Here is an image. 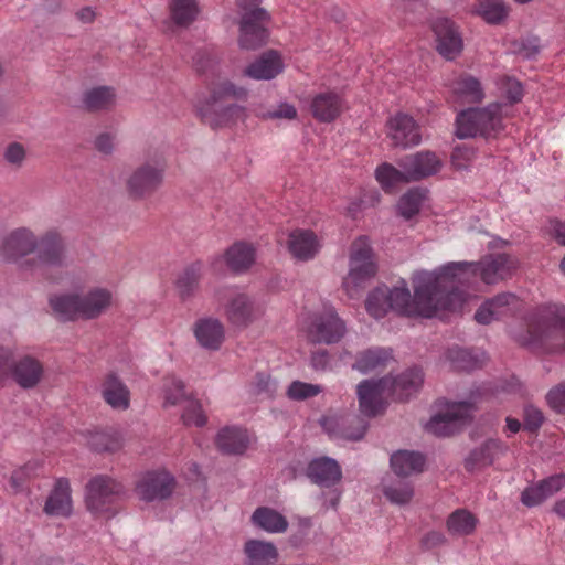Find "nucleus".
Segmentation results:
<instances>
[{
    "label": "nucleus",
    "mask_w": 565,
    "mask_h": 565,
    "mask_svg": "<svg viewBox=\"0 0 565 565\" xmlns=\"http://www.w3.org/2000/svg\"><path fill=\"white\" fill-rule=\"evenodd\" d=\"M518 259L504 253L490 254L479 262H449L433 271L419 270L413 275L414 296L405 280L392 288L382 285L367 296L365 307L375 319L390 310L403 316L431 318L439 311H456L466 302L460 287L470 278H480L486 285L507 279L516 269Z\"/></svg>",
    "instance_id": "f257e3e1"
},
{
    "label": "nucleus",
    "mask_w": 565,
    "mask_h": 565,
    "mask_svg": "<svg viewBox=\"0 0 565 565\" xmlns=\"http://www.w3.org/2000/svg\"><path fill=\"white\" fill-rule=\"evenodd\" d=\"M516 387L518 383L514 380L495 387H492L490 384L476 386L470 391L468 399L447 403L445 411L435 414L425 428L435 436H450L470 420L478 398L490 394L497 396L501 392L512 393Z\"/></svg>",
    "instance_id": "f03ea898"
},
{
    "label": "nucleus",
    "mask_w": 565,
    "mask_h": 565,
    "mask_svg": "<svg viewBox=\"0 0 565 565\" xmlns=\"http://www.w3.org/2000/svg\"><path fill=\"white\" fill-rule=\"evenodd\" d=\"M532 351L565 352V306L545 302L532 310Z\"/></svg>",
    "instance_id": "7ed1b4c3"
},
{
    "label": "nucleus",
    "mask_w": 565,
    "mask_h": 565,
    "mask_svg": "<svg viewBox=\"0 0 565 565\" xmlns=\"http://www.w3.org/2000/svg\"><path fill=\"white\" fill-rule=\"evenodd\" d=\"M247 97V89L228 79L213 84L210 96L199 102L196 110L202 120L213 128L222 127L237 119L243 114V107L237 104L223 105L225 99L243 100Z\"/></svg>",
    "instance_id": "20e7f679"
},
{
    "label": "nucleus",
    "mask_w": 565,
    "mask_h": 565,
    "mask_svg": "<svg viewBox=\"0 0 565 565\" xmlns=\"http://www.w3.org/2000/svg\"><path fill=\"white\" fill-rule=\"evenodd\" d=\"M15 349L11 334L0 335V386L13 379L23 388L34 387L42 379L43 366L30 355L13 362Z\"/></svg>",
    "instance_id": "39448f33"
},
{
    "label": "nucleus",
    "mask_w": 565,
    "mask_h": 565,
    "mask_svg": "<svg viewBox=\"0 0 565 565\" xmlns=\"http://www.w3.org/2000/svg\"><path fill=\"white\" fill-rule=\"evenodd\" d=\"M502 129V105L493 103L484 108H469L458 114L456 135L460 139L481 136L489 138Z\"/></svg>",
    "instance_id": "423d86ee"
},
{
    "label": "nucleus",
    "mask_w": 565,
    "mask_h": 565,
    "mask_svg": "<svg viewBox=\"0 0 565 565\" xmlns=\"http://www.w3.org/2000/svg\"><path fill=\"white\" fill-rule=\"evenodd\" d=\"M125 487L116 479L97 475L86 484L85 503L94 515L113 516L117 502L125 495Z\"/></svg>",
    "instance_id": "0eeeda50"
},
{
    "label": "nucleus",
    "mask_w": 565,
    "mask_h": 565,
    "mask_svg": "<svg viewBox=\"0 0 565 565\" xmlns=\"http://www.w3.org/2000/svg\"><path fill=\"white\" fill-rule=\"evenodd\" d=\"M305 330L309 342L330 345L343 339L347 324L333 306L323 303L308 315Z\"/></svg>",
    "instance_id": "6e6552de"
},
{
    "label": "nucleus",
    "mask_w": 565,
    "mask_h": 565,
    "mask_svg": "<svg viewBox=\"0 0 565 565\" xmlns=\"http://www.w3.org/2000/svg\"><path fill=\"white\" fill-rule=\"evenodd\" d=\"M376 270L377 265L369 237H358L351 245L349 273L343 280V287L353 297V292L375 276Z\"/></svg>",
    "instance_id": "1a4fd4ad"
},
{
    "label": "nucleus",
    "mask_w": 565,
    "mask_h": 565,
    "mask_svg": "<svg viewBox=\"0 0 565 565\" xmlns=\"http://www.w3.org/2000/svg\"><path fill=\"white\" fill-rule=\"evenodd\" d=\"M167 162L161 152L149 154L130 174L127 190L134 198H145L156 192L163 182Z\"/></svg>",
    "instance_id": "9d476101"
},
{
    "label": "nucleus",
    "mask_w": 565,
    "mask_h": 565,
    "mask_svg": "<svg viewBox=\"0 0 565 565\" xmlns=\"http://www.w3.org/2000/svg\"><path fill=\"white\" fill-rule=\"evenodd\" d=\"M526 303L512 292H502L486 300L476 311L475 319L478 323L490 322L507 316L518 317L523 320L526 331L530 321L526 317Z\"/></svg>",
    "instance_id": "9b49d317"
},
{
    "label": "nucleus",
    "mask_w": 565,
    "mask_h": 565,
    "mask_svg": "<svg viewBox=\"0 0 565 565\" xmlns=\"http://www.w3.org/2000/svg\"><path fill=\"white\" fill-rule=\"evenodd\" d=\"M67 260L63 237L56 231H49L38 238L35 258L24 264L30 267V271L43 274L44 267H63L67 265Z\"/></svg>",
    "instance_id": "f8f14e48"
},
{
    "label": "nucleus",
    "mask_w": 565,
    "mask_h": 565,
    "mask_svg": "<svg viewBox=\"0 0 565 565\" xmlns=\"http://www.w3.org/2000/svg\"><path fill=\"white\" fill-rule=\"evenodd\" d=\"M269 19V13L259 7L250 8L242 13L238 44L243 50H257L266 44L269 35L267 29Z\"/></svg>",
    "instance_id": "ddd939ff"
},
{
    "label": "nucleus",
    "mask_w": 565,
    "mask_h": 565,
    "mask_svg": "<svg viewBox=\"0 0 565 565\" xmlns=\"http://www.w3.org/2000/svg\"><path fill=\"white\" fill-rule=\"evenodd\" d=\"M218 300L226 298L224 311L227 320L237 327H245L262 315L260 307L236 287H226Z\"/></svg>",
    "instance_id": "4468645a"
},
{
    "label": "nucleus",
    "mask_w": 565,
    "mask_h": 565,
    "mask_svg": "<svg viewBox=\"0 0 565 565\" xmlns=\"http://www.w3.org/2000/svg\"><path fill=\"white\" fill-rule=\"evenodd\" d=\"M38 237L25 227H20L11 232L3 241L1 246V256L4 260L17 263L21 268L30 270L24 263L25 257L35 252Z\"/></svg>",
    "instance_id": "2eb2a0df"
},
{
    "label": "nucleus",
    "mask_w": 565,
    "mask_h": 565,
    "mask_svg": "<svg viewBox=\"0 0 565 565\" xmlns=\"http://www.w3.org/2000/svg\"><path fill=\"white\" fill-rule=\"evenodd\" d=\"M174 478L166 470L149 471L137 483L136 491L146 502L168 499L174 489Z\"/></svg>",
    "instance_id": "dca6fc26"
},
{
    "label": "nucleus",
    "mask_w": 565,
    "mask_h": 565,
    "mask_svg": "<svg viewBox=\"0 0 565 565\" xmlns=\"http://www.w3.org/2000/svg\"><path fill=\"white\" fill-rule=\"evenodd\" d=\"M356 394L361 413L367 417L376 416L384 409V396L391 395L388 380H364L358 385Z\"/></svg>",
    "instance_id": "f3484780"
},
{
    "label": "nucleus",
    "mask_w": 565,
    "mask_h": 565,
    "mask_svg": "<svg viewBox=\"0 0 565 565\" xmlns=\"http://www.w3.org/2000/svg\"><path fill=\"white\" fill-rule=\"evenodd\" d=\"M387 136L394 147L403 149L418 146L422 141L419 126L413 117L399 113L387 121Z\"/></svg>",
    "instance_id": "a211bd4d"
},
{
    "label": "nucleus",
    "mask_w": 565,
    "mask_h": 565,
    "mask_svg": "<svg viewBox=\"0 0 565 565\" xmlns=\"http://www.w3.org/2000/svg\"><path fill=\"white\" fill-rule=\"evenodd\" d=\"M398 166L405 169L408 181L413 182L436 174L441 168V160L431 151H419L399 159Z\"/></svg>",
    "instance_id": "6ab92c4d"
},
{
    "label": "nucleus",
    "mask_w": 565,
    "mask_h": 565,
    "mask_svg": "<svg viewBox=\"0 0 565 565\" xmlns=\"http://www.w3.org/2000/svg\"><path fill=\"white\" fill-rule=\"evenodd\" d=\"M433 31L436 35L437 51L447 60L456 58L462 51V38L447 18H438L433 22Z\"/></svg>",
    "instance_id": "aec40b11"
},
{
    "label": "nucleus",
    "mask_w": 565,
    "mask_h": 565,
    "mask_svg": "<svg viewBox=\"0 0 565 565\" xmlns=\"http://www.w3.org/2000/svg\"><path fill=\"white\" fill-rule=\"evenodd\" d=\"M321 426L331 438L351 441L361 440L367 428V425L359 418H352L349 424V419L337 416L323 417Z\"/></svg>",
    "instance_id": "412c9836"
},
{
    "label": "nucleus",
    "mask_w": 565,
    "mask_h": 565,
    "mask_svg": "<svg viewBox=\"0 0 565 565\" xmlns=\"http://www.w3.org/2000/svg\"><path fill=\"white\" fill-rule=\"evenodd\" d=\"M192 329L199 345L205 350H218L225 339V328L221 320L214 317L199 318Z\"/></svg>",
    "instance_id": "4be33fe9"
},
{
    "label": "nucleus",
    "mask_w": 565,
    "mask_h": 565,
    "mask_svg": "<svg viewBox=\"0 0 565 565\" xmlns=\"http://www.w3.org/2000/svg\"><path fill=\"white\" fill-rule=\"evenodd\" d=\"M43 511L50 516L67 518L73 512V502L71 498L70 482L65 478H60L55 481L51 490Z\"/></svg>",
    "instance_id": "5701e85b"
},
{
    "label": "nucleus",
    "mask_w": 565,
    "mask_h": 565,
    "mask_svg": "<svg viewBox=\"0 0 565 565\" xmlns=\"http://www.w3.org/2000/svg\"><path fill=\"white\" fill-rule=\"evenodd\" d=\"M307 475L313 483L326 488L335 484L342 477L339 463L329 457L311 460L307 468Z\"/></svg>",
    "instance_id": "b1692460"
},
{
    "label": "nucleus",
    "mask_w": 565,
    "mask_h": 565,
    "mask_svg": "<svg viewBox=\"0 0 565 565\" xmlns=\"http://www.w3.org/2000/svg\"><path fill=\"white\" fill-rule=\"evenodd\" d=\"M113 294L107 288L95 287L79 295L82 319L90 320L99 317L111 305Z\"/></svg>",
    "instance_id": "393cba45"
},
{
    "label": "nucleus",
    "mask_w": 565,
    "mask_h": 565,
    "mask_svg": "<svg viewBox=\"0 0 565 565\" xmlns=\"http://www.w3.org/2000/svg\"><path fill=\"white\" fill-rule=\"evenodd\" d=\"M390 394L397 399H406L416 393L423 384L424 374L419 367H411L395 377H388Z\"/></svg>",
    "instance_id": "a878e982"
},
{
    "label": "nucleus",
    "mask_w": 565,
    "mask_h": 565,
    "mask_svg": "<svg viewBox=\"0 0 565 565\" xmlns=\"http://www.w3.org/2000/svg\"><path fill=\"white\" fill-rule=\"evenodd\" d=\"M288 249L298 260L313 258L320 249V242L317 235L309 230H295L288 237Z\"/></svg>",
    "instance_id": "bb28decb"
},
{
    "label": "nucleus",
    "mask_w": 565,
    "mask_h": 565,
    "mask_svg": "<svg viewBox=\"0 0 565 565\" xmlns=\"http://www.w3.org/2000/svg\"><path fill=\"white\" fill-rule=\"evenodd\" d=\"M507 450V447L499 439H488L479 447L475 448L466 458L467 470L475 471L490 466L500 458Z\"/></svg>",
    "instance_id": "cd10ccee"
},
{
    "label": "nucleus",
    "mask_w": 565,
    "mask_h": 565,
    "mask_svg": "<svg viewBox=\"0 0 565 565\" xmlns=\"http://www.w3.org/2000/svg\"><path fill=\"white\" fill-rule=\"evenodd\" d=\"M100 392L105 402L114 409L125 411L130 405V392L115 373L106 375Z\"/></svg>",
    "instance_id": "c85d7f7f"
},
{
    "label": "nucleus",
    "mask_w": 565,
    "mask_h": 565,
    "mask_svg": "<svg viewBox=\"0 0 565 565\" xmlns=\"http://www.w3.org/2000/svg\"><path fill=\"white\" fill-rule=\"evenodd\" d=\"M282 68L280 56L274 51H268L250 63L244 70V75L257 81H268L281 73Z\"/></svg>",
    "instance_id": "c756f323"
},
{
    "label": "nucleus",
    "mask_w": 565,
    "mask_h": 565,
    "mask_svg": "<svg viewBox=\"0 0 565 565\" xmlns=\"http://www.w3.org/2000/svg\"><path fill=\"white\" fill-rule=\"evenodd\" d=\"M215 443L224 454L241 455L248 448L249 436L247 430L241 427H224L217 433Z\"/></svg>",
    "instance_id": "7c9ffc66"
},
{
    "label": "nucleus",
    "mask_w": 565,
    "mask_h": 565,
    "mask_svg": "<svg viewBox=\"0 0 565 565\" xmlns=\"http://www.w3.org/2000/svg\"><path fill=\"white\" fill-rule=\"evenodd\" d=\"M246 565H274L279 553L271 542L262 540H249L244 545Z\"/></svg>",
    "instance_id": "2f4dec72"
},
{
    "label": "nucleus",
    "mask_w": 565,
    "mask_h": 565,
    "mask_svg": "<svg viewBox=\"0 0 565 565\" xmlns=\"http://www.w3.org/2000/svg\"><path fill=\"white\" fill-rule=\"evenodd\" d=\"M49 303L54 316L61 321H75L82 319L78 294H54L50 297Z\"/></svg>",
    "instance_id": "473e14b6"
},
{
    "label": "nucleus",
    "mask_w": 565,
    "mask_h": 565,
    "mask_svg": "<svg viewBox=\"0 0 565 565\" xmlns=\"http://www.w3.org/2000/svg\"><path fill=\"white\" fill-rule=\"evenodd\" d=\"M256 250L253 245L236 242L224 254L225 264L235 274L248 270L255 263Z\"/></svg>",
    "instance_id": "72a5a7b5"
},
{
    "label": "nucleus",
    "mask_w": 565,
    "mask_h": 565,
    "mask_svg": "<svg viewBox=\"0 0 565 565\" xmlns=\"http://www.w3.org/2000/svg\"><path fill=\"white\" fill-rule=\"evenodd\" d=\"M310 108L316 119L322 122H330L340 115L342 100L335 93H320L313 97Z\"/></svg>",
    "instance_id": "f704fd0d"
},
{
    "label": "nucleus",
    "mask_w": 565,
    "mask_h": 565,
    "mask_svg": "<svg viewBox=\"0 0 565 565\" xmlns=\"http://www.w3.org/2000/svg\"><path fill=\"white\" fill-rule=\"evenodd\" d=\"M391 467L401 477L422 472L425 466V457L413 450H397L391 456Z\"/></svg>",
    "instance_id": "c9c22d12"
},
{
    "label": "nucleus",
    "mask_w": 565,
    "mask_h": 565,
    "mask_svg": "<svg viewBox=\"0 0 565 565\" xmlns=\"http://www.w3.org/2000/svg\"><path fill=\"white\" fill-rule=\"evenodd\" d=\"M252 522L255 526L267 533H284L288 529L287 519L275 509L259 507L252 514Z\"/></svg>",
    "instance_id": "e433bc0d"
},
{
    "label": "nucleus",
    "mask_w": 565,
    "mask_h": 565,
    "mask_svg": "<svg viewBox=\"0 0 565 565\" xmlns=\"http://www.w3.org/2000/svg\"><path fill=\"white\" fill-rule=\"evenodd\" d=\"M391 359V349L380 347L370 348L359 352L353 369L362 374H366L385 366Z\"/></svg>",
    "instance_id": "4c0bfd02"
},
{
    "label": "nucleus",
    "mask_w": 565,
    "mask_h": 565,
    "mask_svg": "<svg viewBox=\"0 0 565 565\" xmlns=\"http://www.w3.org/2000/svg\"><path fill=\"white\" fill-rule=\"evenodd\" d=\"M451 90L463 102L477 103L484 97L480 81L468 74L456 78L451 84Z\"/></svg>",
    "instance_id": "58836bf2"
},
{
    "label": "nucleus",
    "mask_w": 565,
    "mask_h": 565,
    "mask_svg": "<svg viewBox=\"0 0 565 565\" xmlns=\"http://www.w3.org/2000/svg\"><path fill=\"white\" fill-rule=\"evenodd\" d=\"M446 359L455 369L471 371L481 365L484 360V354L482 352L475 353L468 349L452 347L447 350Z\"/></svg>",
    "instance_id": "ea45409f"
},
{
    "label": "nucleus",
    "mask_w": 565,
    "mask_h": 565,
    "mask_svg": "<svg viewBox=\"0 0 565 565\" xmlns=\"http://www.w3.org/2000/svg\"><path fill=\"white\" fill-rule=\"evenodd\" d=\"M477 518L466 509L454 511L447 519V530L450 534L457 536L470 535L476 526Z\"/></svg>",
    "instance_id": "a19ab883"
},
{
    "label": "nucleus",
    "mask_w": 565,
    "mask_h": 565,
    "mask_svg": "<svg viewBox=\"0 0 565 565\" xmlns=\"http://www.w3.org/2000/svg\"><path fill=\"white\" fill-rule=\"evenodd\" d=\"M203 274V264L195 262L184 268L177 280V289L181 298L191 297L199 287Z\"/></svg>",
    "instance_id": "79ce46f5"
},
{
    "label": "nucleus",
    "mask_w": 565,
    "mask_h": 565,
    "mask_svg": "<svg viewBox=\"0 0 565 565\" xmlns=\"http://www.w3.org/2000/svg\"><path fill=\"white\" fill-rule=\"evenodd\" d=\"M473 12L489 24H499L508 17V7L502 0H479Z\"/></svg>",
    "instance_id": "37998d69"
},
{
    "label": "nucleus",
    "mask_w": 565,
    "mask_h": 565,
    "mask_svg": "<svg viewBox=\"0 0 565 565\" xmlns=\"http://www.w3.org/2000/svg\"><path fill=\"white\" fill-rule=\"evenodd\" d=\"M87 444L94 451L111 452L121 447V438L115 430H94L89 433Z\"/></svg>",
    "instance_id": "c03bdc74"
},
{
    "label": "nucleus",
    "mask_w": 565,
    "mask_h": 565,
    "mask_svg": "<svg viewBox=\"0 0 565 565\" xmlns=\"http://www.w3.org/2000/svg\"><path fill=\"white\" fill-rule=\"evenodd\" d=\"M375 179L386 192L392 191L395 186L402 183L409 182L405 174V169H397L387 162H384L376 168Z\"/></svg>",
    "instance_id": "a18cd8bd"
},
{
    "label": "nucleus",
    "mask_w": 565,
    "mask_h": 565,
    "mask_svg": "<svg viewBox=\"0 0 565 565\" xmlns=\"http://www.w3.org/2000/svg\"><path fill=\"white\" fill-rule=\"evenodd\" d=\"M115 90L108 86H98L84 94L83 103L89 110L109 108L115 104Z\"/></svg>",
    "instance_id": "49530a36"
},
{
    "label": "nucleus",
    "mask_w": 565,
    "mask_h": 565,
    "mask_svg": "<svg viewBox=\"0 0 565 565\" xmlns=\"http://www.w3.org/2000/svg\"><path fill=\"white\" fill-rule=\"evenodd\" d=\"M564 486L565 473L553 475L541 480L536 486H532V505L541 503Z\"/></svg>",
    "instance_id": "de8ad7c7"
},
{
    "label": "nucleus",
    "mask_w": 565,
    "mask_h": 565,
    "mask_svg": "<svg viewBox=\"0 0 565 565\" xmlns=\"http://www.w3.org/2000/svg\"><path fill=\"white\" fill-rule=\"evenodd\" d=\"M426 192L423 189L414 188L403 194L398 201L397 210L402 217L411 220L415 216L423 205Z\"/></svg>",
    "instance_id": "09e8293b"
},
{
    "label": "nucleus",
    "mask_w": 565,
    "mask_h": 565,
    "mask_svg": "<svg viewBox=\"0 0 565 565\" xmlns=\"http://www.w3.org/2000/svg\"><path fill=\"white\" fill-rule=\"evenodd\" d=\"M383 493L390 502L404 505L412 500L414 489L411 482L396 479L383 484Z\"/></svg>",
    "instance_id": "8fccbe9b"
},
{
    "label": "nucleus",
    "mask_w": 565,
    "mask_h": 565,
    "mask_svg": "<svg viewBox=\"0 0 565 565\" xmlns=\"http://www.w3.org/2000/svg\"><path fill=\"white\" fill-rule=\"evenodd\" d=\"M170 9L172 20L180 26L190 25L199 14L196 0H173Z\"/></svg>",
    "instance_id": "3c124183"
},
{
    "label": "nucleus",
    "mask_w": 565,
    "mask_h": 565,
    "mask_svg": "<svg viewBox=\"0 0 565 565\" xmlns=\"http://www.w3.org/2000/svg\"><path fill=\"white\" fill-rule=\"evenodd\" d=\"M163 397L164 405H178L182 401L189 399L186 397V393L184 391V384L181 380L177 379L174 375H170L164 377L163 380Z\"/></svg>",
    "instance_id": "603ef678"
},
{
    "label": "nucleus",
    "mask_w": 565,
    "mask_h": 565,
    "mask_svg": "<svg viewBox=\"0 0 565 565\" xmlns=\"http://www.w3.org/2000/svg\"><path fill=\"white\" fill-rule=\"evenodd\" d=\"M321 392V385L294 381L287 388V396L292 401H305L319 395Z\"/></svg>",
    "instance_id": "864d4df0"
},
{
    "label": "nucleus",
    "mask_w": 565,
    "mask_h": 565,
    "mask_svg": "<svg viewBox=\"0 0 565 565\" xmlns=\"http://www.w3.org/2000/svg\"><path fill=\"white\" fill-rule=\"evenodd\" d=\"M181 417L183 424L186 426L193 425L202 427L206 423V416L202 409V405L193 398L186 399V405Z\"/></svg>",
    "instance_id": "5fc2aeb1"
},
{
    "label": "nucleus",
    "mask_w": 565,
    "mask_h": 565,
    "mask_svg": "<svg viewBox=\"0 0 565 565\" xmlns=\"http://www.w3.org/2000/svg\"><path fill=\"white\" fill-rule=\"evenodd\" d=\"M40 468L41 465L39 461H30L23 467L15 469L10 478L11 489L14 492L21 491L25 479L36 476Z\"/></svg>",
    "instance_id": "6e6d98bb"
},
{
    "label": "nucleus",
    "mask_w": 565,
    "mask_h": 565,
    "mask_svg": "<svg viewBox=\"0 0 565 565\" xmlns=\"http://www.w3.org/2000/svg\"><path fill=\"white\" fill-rule=\"evenodd\" d=\"M475 157L476 151L472 147L466 143L458 145L451 153V163L457 170H463L468 168Z\"/></svg>",
    "instance_id": "4d7b16f0"
},
{
    "label": "nucleus",
    "mask_w": 565,
    "mask_h": 565,
    "mask_svg": "<svg viewBox=\"0 0 565 565\" xmlns=\"http://www.w3.org/2000/svg\"><path fill=\"white\" fill-rule=\"evenodd\" d=\"M546 402L556 413L565 414V380L547 392Z\"/></svg>",
    "instance_id": "13d9d810"
},
{
    "label": "nucleus",
    "mask_w": 565,
    "mask_h": 565,
    "mask_svg": "<svg viewBox=\"0 0 565 565\" xmlns=\"http://www.w3.org/2000/svg\"><path fill=\"white\" fill-rule=\"evenodd\" d=\"M256 394L273 396L277 390V382L267 373H257L253 382Z\"/></svg>",
    "instance_id": "bf43d9fd"
},
{
    "label": "nucleus",
    "mask_w": 565,
    "mask_h": 565,
    "mask_svg": "<svg viewBox=\"0 0 565 565\" xmlns=\"http://www.w3.org/2000/svg\"><path fill=\"white\" fill-rule=\"evenodd\" d=\"M296 116V108L288 103H280L275 109L259 114L264 119H294Z\"/></svg>",
    "instance_id": "052dcab7"
},
{
    "label": "nucleus",
    "mask_w": 565,
    "mask_h": 565,
    "mask_svg": "<svg viewBox=\"0 0 565 565\" xmlns=\"http://www.w3.org/2000/svg\"><path fill=\"white\" fill-rule=\"evenodd\" d=\"M501 90L510 103H516L521 100L523 95L521 83L510 77H507L502 81Z\"/></svg>",
    "instance_id": "680f3d73"
},
{
    "label": "nucleus",
    "mask_w": 565,
    "mask_h": 565,
    "mask_svg": "<svg viewBox=\"0 0 565 565\" xmlns=\"http://www.w3.org/2000/svg\"><path fill=\"white\" fill-rule=\"evenodd\" d=\"M25 156V149L19 142H11L8 145L3 153L6 161L15 167H20L23 163Z\"/></svg>",
    "instance_id": "e2e57ef3"
},
{
    "label": "nucleus",
    "mask_w": 565,
    "mask_h": 565,
    "mask_svg": "<svg viewBox=\"0 0 565 565\" xmlns=\"http://www.w3.org/2000/svg\"><path fill=\"white\" fill-rule=\"evenodd\" d=\"M115 135L111 132H102L95 139L96 149L105 154L113 152L115 147Z\"/></svg>",
    "instance_id": "0e129e2a"
},
{
    "label": "nucleus",
    "mask_w": 565,
    "mask_h": 565,
    "mask_svg": "<svg viewBox=\"0 0 565 565\" xmlns=\"http://www.w3.org/2000/svg\"><path fill=\"white\" fill-rule=\"evenodd\" d=\"M310 365L316 371H326L330 366V355L327 350H317L311 353Z\"/></svg>",
    "instance_id": "69168bd1"
},
{
    "label": "nucleus",
    "mask_w": 565,
    "mask_h": 565,
    "mask_svg": "<svg viewBox=\"0 0 565 565\" xmlns=\"http://www.w3.org/2000/svg\"><path fill=\"white\" fill-rule=\"evenodd\" d=\"M446 539L441 532L430 531L422 539V545L426 550L438 547L445 543Z\"/></svg>",
    "instance_id": "338daca9"
},
{
    "label": "nucleus",
    "mask_w": 565,
    "mask_h": 565,
    "mask_svg": "<svg viewBox=\"0 0 565 565\" xmlns=\"http://www.w3.org/2000/svg\"><path fill=\"white\" fill-rule=\"evenodd\" d=\"M553 231L556 239L562 244L565 245V222H555L553 225Z\"/></svg>",
    "instance_id": "774afa93"
}]
</instances>
